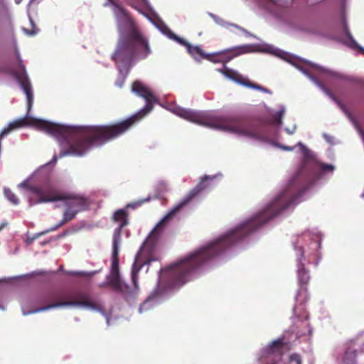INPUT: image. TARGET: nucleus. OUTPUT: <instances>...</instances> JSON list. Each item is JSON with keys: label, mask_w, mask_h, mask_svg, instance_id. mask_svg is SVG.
Wrapping results in <instances>:
<instances>
[{"label": "nucleus", "mask_w": 364, "mask_h": 364, "mask_svg": "<svg viewBox=\"0 0 364 364\" xmlns=\"http://www.w3.org/2000/svg\"><path fill=\"white\" fill-rule=\"evenodd\" d=\"M299 196L294 192L293 182H291L287 189L251 219L217 240L189 253L177 263L161 269L160 282L156 289L157 294H163L166 290L163 287L164 281L168 289L181 287L208 262L281 213L294 204Z\"/></svg>", "instance_id": "nucleus-1"}, {"label": "nucleus", "mask_w": 364, "mask_h": 364, "mask_svg": "<svg viewBox=\"0 0 364 364\" xmlns=\"http://www.w3.org/2000/svg\"><path fill=\"white\" fill-rule=\"evenodd\" d=\"M132 90L145 99L146 104L138 113L124 120L105 125L79 127L73 131H68L63 126L42 119H32L33 124L38 129L58 138L62 147L59 154L60 158L68 155L81 156L91 148L101 146L121 136L153 109L157 99L148 88L136 81L132 84Z\"/></svg>", "instance_id": "nucleus-2"}, {"label": "nucleus", "mask_w": 364, "mask_h": 364, "mask_svg": "<svg viewBox=\"0 0 364 364\" xmlns=\"http://www.w3.org/2000/svg\"><path fill=\"white\" fill-rule=\"evenodd\" d=\"M119 38L112 59L120 66L130 67L135 61L146 59L151 49L147 38L136 26L128 11L112 2Z\"/></svg>", "instance_id": "nucleus-3"}, {"label": "nucleus", "mask_w": 364, "mask_h": 364, "mask_svg": "<svg viewBox=\"0 0 364 364\" xmlns=\"http://www.w3.org/2000/svg\"><path fill=\"white\" fill-rule=\"evenodd\" d=\"M34 177L38 183L23 181L19 185L29 192L28 198L30 205L64 200L66 207L75 210L77 213L89 208L90 202L87 198L63 193L58 190L51 181L50 172L41 169L36 173Z\"/></svg>", "instance_id": "nucleus-4"}, {"label": "nucleus", "mask_w": 364, "mask_h": 364, "mask_svg": "<svg viewBox=\"0 0 364 364\" xmlns=\"http://www.w3.org/2000/svg\"><path fill=\"white\" fill-rule=\"evenodd\" d=\"M214 177L205 176L201 178L193 189H191L181 200V202L176 206L171 212H169L156 226V228L151 232L146 240L144 242L139 252H137L134 262H138L139 264L145 265L149 264L152 261L157 259L155 256L156 245L160 237V227L164 224L169 218H171L176 212H178L183 206L188 204L193 199L198 196L201 192L207 189L210 185L209 180H213Z\"/></svg>", "instance_id": "nucleus-5"}, {"label": "nucleus", "mask_w": 364, "mask_h": 364, "mask_svg": "<svg viewBox=\"0 0 364 364\" xmlns=\"http://www.w3.org/2000/svg\"><path fill=\"white\" fill-rule=\"evenodd\" d=\"M174 113L181 118L199 125L247 136L252 137L254 136V133L250 129L247 120L240 117L213 118L208 116L203 112L181 107L176 108Z\"/></svg>", "instance_id": "nucleus-6"}, {"label": "nucleus", "mask_w": 364, "mask_h": 364, "mask_svg": "<svg viewBox=\"0 0 364 364\" xmlns=\"http://www.w3.org/2000/svg\"><path fill=\"white\" fill-rule=\"evenodd\" d=\"M38 300L40 303H48V304L33 310L32 313L68 306H80L90 311L105 313L103 306L93 299L87 293L83 291H77L72 296H69L63 291L52 290L41 294Z\"/></svg>", "instance_id": "nucleus-7"}, {"label": "nucleus", "mask_w": 364, "mask_h": 364, "mask_svg": "<svg viewBox=\"0 0 364 364\" xmlns=\"http://www.w3.org/2000/svg\"><path fill=\"white\" fill-rule=\"evenodd\" d=\"M16 56L17 63L9 70V73L16 78L23 89L27 97L28 109H31L33 100L31 85L26 70V67L17 49H16Z\"/></svg>", "instance_id": "nucleus-8"}, {"label": "nucleus", "mask_w": 364, "mask_h": 364, "mask_svg": "<svg viewBox=\"0 0 364 364\" xmlns=\"http://www.w3.org/2000/svg\"><path fill=\"white\" fill-rule=\"evenodd\" d=\"M300 147V150L303 154V164L301 171H306L309 168L312 171L317 170L322 172H332L334 170L333 166L331 164H322L317 161L315 156L304 144L299 142L297 144Z\"/></svg>", "instance_id": "nucleus-9"}, {"label": "nucleus", "mask_w": 364, "mask_h": 364, "mask_svg": "<svg viewBox=\"0 0 364 364\" xmlns=\"http://www.w3.org/2000/svg\"><path fill=\"white\" fill-rule=\"evenodd\" d=\"M250 51V46L243 45L225 49L212 54H207L205 59L214 63H221L225 65L234 58Z\"/></svg>", "instance_id": "nucleus-10"}, {"label": "nucleus", "mask_w": 364, "mask_h": 364, "mask_svg": "<svg viewBox=\"0 0 364 364\" xmlns=\"http://www.w3.org/2000/svg\"><path fill=\"white\" fill-rule=\"evenodd\" d=\"M101 287H110L115 292L129 298L133 294L130 287L120 278L119 273H111L107 277V282L100 284Z\"/></svg>", "instance_id": "nucleus-11"}, {"label": "nucleus", "mask_w": 364, "mask_h": 364, "mask_svg": "<svg viewBox=\"0 0 364 364\" xmlns=\"http://www.w3.org/2000/svg\"><path fill=\"white\" fill-rule=\"evenodd\" d=\"M113 220L118 222L119 225L114 232L112 241L120 242L122 229L128 223L127 212L122 209L117 210L113 215Z\"/></svg>", "instance_id": "nucleus-12"}, {"label": "nucleus", "mask_w": 364, "mask_h": 364, "mask_svg": "<svg viewBox=\"0 0 364 364\" xmlns=\"http://www.w3.org/2000/svg\"><path fill=\"white\" fill-rule=\"evenodd\" d=\"M234 81L241 85H243V86H245L247 87L261 90L264 92H268V90L267 88L250 81L247 77H244L243 75L239 74L238 73H236V76L234 79Z\"/></svg>", "instance_id": "nucleus-13"}, {"label": "nucleus", "mask_w": 364, "mask_h": 364, "mask_svg": "<svg viewBox=\"0 0 364 364\" xmlns=\"http://www.w3.org/2000/svg\"><path fill=\"white\" fill-rule=\"evenodd\" d=\"M77 214V211L75 210H71L70 208H68L67 207L66 210H65L63 213V219L55 227L41 232L40 235H43L47 232H49L50 231H54L60 228L64 224L67 223L68 222L72 220L73 218H75L76 215Z\"/></svg>", "instance_id": "nucleus-14"}, {"label": "nucleus", "mask_w": 364, "mask_h": 364, "mask_svg": "<svg viewBox=\"0 0 364 364\" xmlns=\"http://www.w3.org/2000/svg\"><path fill=\"white\" fill-rule=\"evenodd\" d=\"M282 339L275 340L266 347L264 352L268 356L277 355L280 357L282 355Z\"/></svg>", "instance_id": "nucleus-15"}, {"label": "nucleus", "mask_w": 364, "mask_h": 364, "mask_svg": "<svg viewBox=\"0 0 364 364\" xmlns=\"http://www.w3.org/2000/svg\"><path fill=\"white\" fill-rule=\"evenodd\" d=\"M120 242L112 241V256L111 273H119V246Z\"/></svg>", "instance_id": "nucleus-16"}, {"label": "nucleus", "mask_w": 364, "mask_h": 364, "mask_svg": "<svg viewBox=\"0 0 364 364\" xmlns=\"http://www.w3.org/2000/svg\"><path fill=\"white\" fill-rule=\"evenodd\" d=\"M356 350L348 348L342 355L341 364H356Z\"/></svg>", "instance_id": "nucleus-17"}, {"label": "nucleus", "mask_w": 364, "mask_h": 364, "mask_svg": "<svg viewBox=\"0 0 364 364\" xmlns=\"http://www.w3.org/2000/svg\"><path fill=\"white\" fill-rule=\"evenodd\" d=\"M143 265L139 264L138 262H134L132 265V280L134 287V290L133 291V294L131 296H132L139 289V284H138V273L140 271V269L142 268Z\"/></svg>", "instance_id": "nucleus-18"}, {"label": "nucleus", "mask_w": 364, "mask_h": 364, "mask_svg": "<svg viewBox=\"0 0 364 364\" xmlns=\"http://www.w3.org/2000/svg\"><path fill=\"white\" fill-rule=\"evenodd\" d=\"M184 44L187 46L188 50L189 53L196 60H199L200 58L205 59V54L203 50L199 46H193L189 44L188 43H184Z\"/></svg>", "instance_id": "nucleus-19"}, {"label": "nucleus", "mask_w": 364, "mask_h": 364, "mask_svg": "<svg viewBox=\"0 0 364 364\" xmlns=\"http://www.w3.org/2000/svg\"><path fill=\"white\" fill-rule=\"evenodd\" d=\"M297 274L299 284L301 286L306 285L309 282L310 276L308 271L304 268L303 264L299 267Z\"/></svg>", "instance_id": "nucleus-20"}, {"label": "nucleus", "mask_w": 364, "mask_h": 364, "mask_svg": "<svg viewBox=\"0 0 364 364\" xmlns=\"http://www.w3.org/2000/svg\"><path fill=\"white\" fill-rule=\"evenodd\" d=\"M284 113L285 108L282 106L277 112L272 115L271 122L274 125H281Z\"/></svg>", "instance_id": "nucleus-21"}, {"label": "nucleus", "mask_w": 364, "mask_h": 364, "mask_svg": "<svg viewBox=\"0 0 364 364\" xmlns=\"http://www.w3.org/2000/svg\"><path fill=\"white\" fill-rule=\"evenodd\" d=\"M4 193L6 198L14 205L19 204V199L17 196L9 188H4Z\"/></svg>", "instance_id": "nucleus-22"}, {"label": "nucleus", "mask_w": 364, "mask_h": 364, "mask_svg": "<svg viewBox=\"0 0 364 364\" xmlns=\"http://www.w3.org/2000/svg\"><path fill=\"white\" fill-rule=\"evenodd\" d=\"M127 3L132 8L139 10L141 6H146L147 4V0H125Z\"/></svg>", "instance_id": "nucleus-23"}, {"label": "nucleus", "mask_w": 364, "mask_h": 364, "mask_svg": "<svg viewBox=\"0 0 364 364\" xmlns=\"http://www.w3.org/2000/svg\"><path fill=\"white\" fill-rule=\"evenodd\" d=\"M151 200L150 197L145 198L144 199L138 200L136 201H134L129 204H128V207L132 208H137L140 206H141L144 203L149 202Z\"/></svg>", "instance_id": "nucleus-24"}, {"label": "nucleus", "mask_w": 364, "mask_h": 364, "mask_svg": "<svg viewBox=\"0 0 364 364\" xmlns=\"http://www.w3.org/2000/svg\"><path fill=\"white\" fill-rule=\"evenodd\" d=\"M220 72L225 75L227 77L231 79L232 80L234 81V79L236 76V73L237 72L231 70V69H228V68H225V69H222L220 70Z\"/></svg>", "instance_id": "nucleus-25"}, {"label": "nucleus", "mask_w": 364, "mask_h": 364, "mask_svg": "<svg viewBox=\"0 0 364 364\" xmlns=\"http://www.w3.org/2000/svg\"><path fill=\"white\" fill-rule=\"evenodd\" d=\"M290 361L295 362L296 364H301V356L298 354H293L290 356Z\"/></svg>", "instance_id": "nucleus-26"}, {"label": "nucleus", "mask_w": 364, "mask_h": 364, "mask_svg": "<svg viewBox=\"0 0 364 364\" xmlns=\"http://www.w3.org/2000/svg\"><path fill=\"white\" fill-rule=\"evenodd\" d=\"M74 274L77 275V276H80V277H87L90 274H88L87 272H75Z\"/></svg>", "instance_id": "nucleus-27"}, {"label": "nucleus", "mask_w": 364, "mask_h": 364, "mask_svg": "<svg viewBox=\"0 0 364 364\" xmlns=\"http://www.w3.org/2000/svg\"><path fill=\"white\" fill-rule=\"evenodd\" d=\"M279 146L283 150H286V151H292L294 149V147H291V146H284V145H280Z\"/></svg>", "instance_id": "nucleus-28"}, {"label": "nucleus", "mask_w": 364, "mask_h": 364, "mask_svg": "<svg viewBox=\"0 0 364 364\" xmlns=\"http://www.w3.org/2000/svg\"><path fill=\"white\" fill-rule=\"evenodd\" d=\"M232 26H234V27H235V28H238V29H240V30L242 31H243V32H245V33H247V32L245 29H244V28H241L240 26H237V25L232 24Z\"/></svg>", "instance_id": "nucleus-29"}, {"label": "nucleus", "mask_w": 364, "mask_h": 364, "mask_svg": "<svg viewBox=\"0 0 364 364\" xmlns=\"http://www.w3.org/2000/svg\"><path fill=\"white\" fill-rule=\"evenodd\" d=\"M345 32H346V34L350 37V31L348 30V28H347L346 25H345Z\"/></svg>", "instance_id": "nucleus-30"}, {"label": "nucleus", "mask_w": 364, "mask_h": 364, "mask_svg": "<svg viewBox=\"0 0 364 364\" xmlns=\"http://www.w3.org/2000/svg\"><path fill=\"white\" fill-rule=\"evenodd\" d=\"M7 225V223H1L0 225V231L5 227Z\"/></svg>", "instance_id": "nucleus-31"}, {"label": "nucleus", "mask_w": 364, "mask_h": 364, "mask_svg": "<svg viewBox=\"0 0 364 364\" xmlns=\"http://www.w3.org/2000/svg\"><path fill=\"white\" fill-rule=\"evenodd\" d=\"M174 38L176 40H177L178 42L183 43V40L180 39L179 38H178L177 36H174Z\"/></svg>", "instance_id": "nucleus-32"}, {"label": "nucleus", "mask_w": 364, "mask_h": 364, "mask_svg": "<svg viewBox=\"0 0 364 364\" xmlns=\"http://www.w3.org/2000/svg\"><path fill=\"white\" fill-rule=\"evenodd\" d=\"M68 230H66V231H65V232L61 235V236H60V237L65 236V235H68Z\"/></svg>", "instance_id": "nucleus-33"}, {"label": "nucleus", "mask_w": 364, "mask_h": 364, "mask_svg": "<svg viewBox=\"0 0 364 364\" xmlns=\"http://www.w3.org/2000/svg\"><path fill=\"white\" fill-rule=\"evenodd\" d=\"M4 68H2V67H1V66H0V73H1V72H4Z\"/></svg>", "instance_id": "nucleus-34"}, {"label": "nucleus", "mask_w": 364, "mask_h": 364, "mask_svg": "<svg viewBox=\"0 0 364 364\" xmlns=\"http://www.w3.org/2000/svg\"><path fill=\"white\" fill-rule=\"evenodd\" d=\"M53 161H57V157L54 156L53 159Z\"/></svg>", "instance_id": "nucleus-35"}, {"label": "nucleus", "mask_w": 364, "mask_h": 364, "mask_svg": "<svg viewBox=\"0 0 364 364\" xmlns=\"http://www.w3.org/2000/svg\"><path fill=\"white\" fill-rule=\"evenodd\" d=\"M36 33V31H32V32L31 33V34L33 35V34H35Z\"/></svg>", "instance_id": "nucleus-36"}, {"label": "nucleus", "mask_w": 364, "mask_h": 364, "mask_svg": "<svg viewBox=\"0 0 364 364\" xmlns=\"http://www.w3.org/2000/svg\"><path fill=\"white\" fill-rule=\"evenodd\" d=\"M119 79H124V77L122 76Z\"/></svg>", "instance_id": "nucleus-37"}, {"label": "nucleus", "mask_w": 364, "mask_h": 364, "mask_svg": "<svg viewBox=\"0 0 364 364\" xmlns=\"http://www.w3.org/2000/svg\"><path fill=\"white\" fill-rule=\"evenodd\" d=\"M119 87H122V83H120V84H119Z\"/></svg>", "instance_id": "nucleus-38"}, {"label": "nucleus", "mask_w": 364, "mask_h": 364, "mask_svg": "<svg viewBox=\"0 0 364 364\" xmlns=\"http://www.w3.org/2000/svg\"><path fill=\"white\" fill-rule=\"evenodd\" d=\"M111 3L114 2L113 0H109Z\"/></svg>", "instance_id": "nucleus-39"}, {"label": "nucleus", "mask_w": 364, "mask_h": 364, "mask_svg": "<svg viewBox=\"0 0 364 364\" xmlns=\"http://www.w3.org/2000/svg\"><path fill=\"white\" fill-rule=\"evenodd\" d=\"M276 363H277V362H276L275 360H274V363H273L272 364H276Z\"/></svg>", "instance_id": "nucleus-40"}]
</instances>
